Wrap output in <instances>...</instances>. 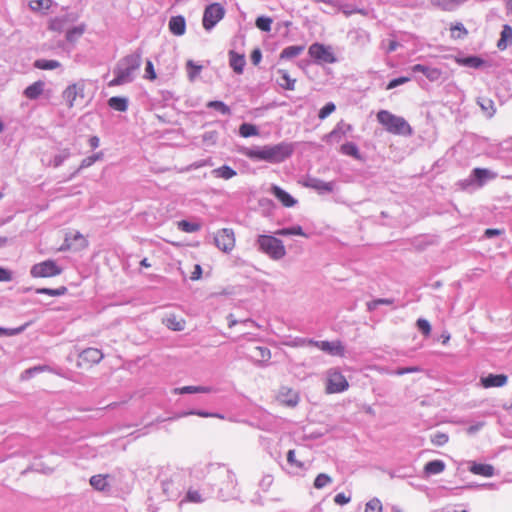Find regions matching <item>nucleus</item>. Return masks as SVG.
Wrapping results in <instances>:
<instances>
[{
    "instance_id": "nucleus-49",
    "label": "nucleus",
    "mask_w": 512,
    "mask_h": 512,
    "mask_svg": "<svg viewBox=\"0 0 512 512\" xmlns=\"http://www.w3.org/2000/svg\"><path fill=\"white\" fill-rule=\"evenodd\" d=\"M102 158H103V152H97L91 156H88L81 161V164H80L78 170L86 169V168L92 166L95 162L101 160Z\"/></svg>"
},
{
    "instance_id": "nucleus-6",
    "label": "nucleus",
    "mask_w": 512,
    "mask_h": 512,
    "mask_svg": "<svg viewBox=\"0 0 512 512\" xmlns=\"http://www.w3.org/2000/svg\"><path fill=\"white\" fill-rule=\"evenodd\" d=\"M256 243L258 249L273 260H280L286 255L283 242L272 235H259Z\"/></svg>"
},
{
    "instance_id": "nucleus-47",
    "label": "nucleus",
    "mask_w": 512,
    "mask_h": 512,
    "mask_svg": "<svg viewBox=\"0 0 512 512\" xmlns=\"http://www.w3.org/2000/svg\"><path fill=\"white\" fill-rule=\"evenodd\" d=\"M178 228L186 233H194L200 230L201 226L198 223L190 222L187 220H181L178 222Z\"/></svg>"
},
{
    "instance_id": "nucleus-61",
    "label": "nucleus",
    "mask_w": 512,
    "mask_h": 512,
    "mask_svg": "<svg viewBox=\"0 0 512 512\" xmlns=\"http://www.w3.org/2000/svg\"><path fill=\"white\" fill-rule=\"evenodd\" d=\"M420 371H421L420 367H418V366H410V367L397 368L395 371L391 372V374H395V375L401 376V375H404V374L416 373V372H420Z\"/></svg>"
},
{
    "instance_id": "nucleus-39",
    "label": "nucleus",
    "mask_w": 512,
    "mask_h": 512,
    "mask_svg": "<svg viewBox=\"0 0 512 512\" xmlns=\"http://www.w3.org/2000/svg\"><path fill=\"white\" fill-rule=\"evenodd\" d=\"M85 32V25L81 24L78 26H74L67 30L66 32V40L68 42H75L77 41Z\"/></svg>"
},
{
    "instance_id": "nucleus-19",
    "label": "nucleus",
    "mask_w": 512,
    "mask_h": 512,
    "mask_svg": "<svg viewBox=\"0 0 512 512\" xmlns=\"http://www.w3.org/2000/svg\"><path fill=\"white\" fill-rule=\"evenodd\" d=\"M351 130H352V126L350 124H347L344 121H340L337 123L335 128L325 136V140L327 142H329V141L339 142L341 140V138L344 135H346L347 132H349Z\"/></svg>"
},
{
    "instance_id": "nucleus-9",
    "label": "nucleus",
    "mask_w": 512,
    "mask_h": 512,
    "mask_svg": "<svg viewBox=\"0 0 512 512\" xmlns=\"http://www.w3.org/2000/svg\"><path fill=\"white\" fill-rule=\"evenodd\" d=\"M30 273L35 278H46L60 275L62 269L54 260H46L32 266Z\"/></svg>"
},
{
    "instance_id": "nucleus-43",
    "label": "nucleus",
    "mask_w": 512,
    "mask_h": 512,
    "mask_svg": "<svg viewBox=\"0 0 512 512\" xmlns=\"http://www.w3.org/2000/svg\"><path fill=\"white\" fill-rule=\"evenodd\" d=\"M187 75L190 81H194L200 74L202 66L195 63L193 60H188L186 63Z\"/></svg>"
},
{
    "instance_id": "nucleus-3",
    "label": "nucleus",
    "mask_w": 512,
    "mask_h": 512,
    "mask_svg": "<svg viewBox=\"0 0 512 512\" xmlns=\"http://www.w3.org/2000/svg\"><path fill=\"white\" fill-rule=\"evenodd\" d=\"M141 56L138 53H132L118 61L114 68L115 78L108 85L110 87L130 83L134 80L135 74L140 68Z\"/></svg>"
},
{
    "instance_id": "nucleus-38",
    "label": "nucleus",
    "mask_w": 512,
    "mask_h": 512,
    "mask_svg": "<svg viewBox=\"0 0 512 512\" xmlns=\"http://www.w3.org/2000/svg\"><path fill=\"white\" fill-rule=\"evenodd\" d=\"M340 151L342 154L351 156L357 160L361 159L359 149H358L357 145L353 142H347V143L343 144L340 148Z\"/></svg>"
},
{
    "instance_id": "nucleus-37",
    "label": "nucleus",
    "mask_w": 512,
    "mask_h": 512,
    "mask_svg": "<svg viewBox=\"0 0 512 512\" xmlns=\"http://www.w3.org/2000/svg\"><path fill=\"white\" fill-rule=\"evenodd\" d=\"M304 50L302 45H292L284 48L280 54L281 59H292L300 55Z\"/></svg>"
},
{
    "instance_id": "nucleus-54",
    "label": "nucleus",
    "mask_w": 512,
    "mask_h": 512,
    "mask_svg": "<svg viewBox=\"0 0 512 512\" xmlns=\"http://www.w3.org/2000/svg\"><path fill=\"white\" fill-rule=\"evenodd\" d=\"M416 326L418 328V330L424 335V336H429L430 333H431V325L430 323L424 319V318H419L417 321H416Z\"/></svg>"
},
{
    "instance_id": "nucleus-35",
    "label": "nucleus",
    "mask_w": 512,
    "mask_h": 512,
    "mask_svg": "<svg viewBox=\"0 0 512 512\" xmlns=\"http://www.w3.org/2000/svg\"><path fill=\"white\" fill-rule=\"evenodd\" d=\"M457 62L466 67H471L478 69L484 65V60L478 56H468L464 58H460L457 60Z\"/></svg>"
},
{
    "instance_id": "nucleus-18",
    "label": "nucleus",
    "mask_w": 512,
    "mask_h": 512,
    "mask_svg": "<svg viewBox=\"0 0 512 512\" xmlns=\"http://www.w3.org/2000/svg\"><path fill=\"white\" fill-rule=\"evenodd\" d=\"M507 376L505 374H488L480 378L481 385L484 388L502 387L507 383Z\"/></svg>"
},
{
    "instance_id": "nucleus-26",
    "label": "nucleus",
    "mask_w": 512,
    "mask_h": 512,
    "mask_svg": "<svg viewBox=\"0 0 512 512\" xmlns=\"http://www.w3.org/2000/svg\"><path fill=\"white\" fill-rule=\"evenodd\" d=\"M45 83L41 80L29 85L23 92L24 96L30 100L37 99L44 91Z\"/></svg>"
},
{
    "instance_id": "nucleus-17",
    "label": "nucleus",
    "mask_w": 512,
    "mask_h": 512,
    "mask_svg": "<svg viewBox=\"0 0 512 512\" xmlns=\"http://www.w3.org/2000/svg\"><path fill=\"white\" fill-rule=\"evenodd\" d=\"M413 73H422L430 81H438L442 75L440 69L422 64H415L411 67Z\"/></svg>"
},
{
    "instance_id": "nucleus-36",
    "label": "nucleus",
    "mask_w": 512,
    "mask_h": 512,
    "mask_svg": "<svg viewBox=\"0 0 512 512\" xmlns=\"http://www.w3.org/2000/svg\"><path fill=\"white\" fill-rule=\"evenodd\" d=\"M107 475H94L90 478L91 486L98 491H105L108 488Z\"/></svg>"
},
{
    "instance_id": "nucleus-44",
    "label": "nucleus",
    "mask_w": 512,
    "mask_h": 512,
    "mask_svg": "<svg viewBox=\"0 0 512 512\" xmlns=\"http://www.w3.org/2000/svg\"><path fill=\"white\" fill-rule=\"evenodd\" d=\"M207 107L208 108H211V109H214L216 111H218L219 113H221L222 115H230L231 114V109L229 106H227L224 102L222 101H218V100H215V101H209L207 103Z\"/></svg>"
},
{
    "instance_id": "nucleus-16",
    "label": "nucleus",
    "mask_w": 512,
    "mask_h": 512,
    "mask_svg": "<svg viewBox=\"0 0 512 512\" xmlns=\"http://www.w3.org/2000/svg\"><path fill=\"white\" fill-rule=\"evenodd\" d=\"M277 400L288 407H295L299 402V395L297 391L283 386L279 389Z\"/></svg>"
},
{
    "instance_id": "nucleus-32",
    "label": "nucleus",
    "mask_w": 512,
    "mask_h": 512,
    "mask_svg": "<svg viewBox=\"0 0 512 512\" xmlns=\"http://www.w3.org/2000/svg\"><path fill=\"white\" fill-rule=\"evenodd\" d=\"M211 391L212 388L207 386H184L173 390L175 394L209 393Z\"/></svg>"
},
{
    "instance_id": "nucleus-56",
    "label": "nucleus",
    "mask_w": 512,
    "mask_h": 512,
    "mask_svg": "<svg viewBox=\"0 0 512 512\" xmlns=\"http://www.w3.org/2000/svg\"><path fill=\"white\" fill-rule=\"evenodd\" d=\"M70 156V151L68 149L62 150L59 154L55 155L52 164L54 167H59L63 164L65 160H67Z\"/></svg>"
},
{
    "instance_id": "nucleus-45",
    "label": "nucleus",
    "mask_w": 512,
    "mask_h": 512,
    "mask_svg": "<svg viewBox=\"0 0 512 512\" xmlns=\"http://www.w3.org/2000/svg\"><path fill=\"white\" fill-rule=\"evenodd\" d=\"M35 292L37 294H46V295H49L51 297H58V296H62L64 294H66L67 288L65 286H61V287L56 288V289H52V288H37Z\"/></svg>"
},
{
    "instance_id": "nucleus-12",
    "label": "nucleus",
    "mask_w": 512,
    "mask_h": 512,
    "mask_svg": "<svg viewBox=\"0 0 512 512\" xmlns=\"http://www.w3.org/2000/svg\"><path fill=\"white\" fill-rule=\"evenodd\" d=\"M307 342L309 345H313L331 356H344L345 347L342 345L340 341L330 342L309 339L307 340Z\"/></svg>"
},
{
    "instance_id": "nucleus-8",
    "label": "nucleus",
    "mask_w": 512,
    "mask_h": 512,
    "mask_svg": "<svg viewBox=\"0 0 512 512\" xmlns=\"http://www.w3.org/2000/svg\"><path fill=\"white\" fill-rule=\"evenodd\" d=\"M225 15L224 8L219 3H212L208 5L203 14V27L206 30H211Z\"/></svg>"
},
{
    "instance_id": "nucleus-41",
    "label": "nucleus",
    "mask_w": 512,
    "mask_h": 512,
    "mask_svg": "<svg viewBox=\"0 0 512 512\" xmlns=\"http://www.w3.org/2000/svg\"><path fill=\"white\" fill-rule=\"evenodd\" d=\"M239 134L244 138H248L251 136H257L259 134V130L254 124L242 123L239 127Z\"/></svg>"
},
{
    "instance_id": "nucleus-23",
    "label": "nucleus",
    "mask_w": 512,
    "mask_h": 512,
    "mask_svg": "<svg viewBox=\"0 0 512 512\" xmlns=\"http://www.w3.org/2000/svg\"><path fill=\"white\" fill-rule=\"evenodd\" d=\"M168 25L170 32L176 36H182L186 31V21L181 15L171 17Z\"/></svg>"
},
{
    "instance_id": "nucleus-60",
    "label": "nucleus",
    "mask_w": 512,
    "mask_h": 512,
    "mask_svg": "<svg viewBox=\"0 0 512 512\" xmlns=\"http://www.w3.org/2000/svg\"><path fill=\"white\" fill-rule=\"evenodd\" d=\"M186 415H198V416L204 417V418H207V417H218L221 419L224 418L222 415H220L218 413H210V412H206V411H202V410H192V411L183 413L181 416H186Z\"/></svg>"
},
{
    "instance_id": "nucleus-11",
    "label": "nucleus",
    "mask_w": 512,
    "mask_h": 512,
    "mask_svg": "<svg viewBox=\"0 0 512 512\" xmlns=\"http://www.w3.org/2000/svg\"><path fill=\"white\" fill-rule=\"evenodd\" d=\"M215 245L223 252H230L235 246V237L232 229L223 228L214 237Z\"/></svg>"
},
{
    "instance_id": "nucleus-5",
    "label": "nucleus",
    "mask_w": 512,
    "mask_h": 512,
    "mask_svg": "<svg viewBox=\"0 0 512 512\" xmlns=\"http://www.w3.org/2000/svg\"><path fill=\"white\" fill-rule=\"evenodd\" d=\"M377 120L391 134L411 136L413 133L411 126L403 117L387 110H380L377 113Z\"/></svg>"
},
{
    "instance_id": "nucleus-51",
    "label": "nucleus",
    "mask_w": 512,
    "mask_h": 512,
    "mask_svg": "<svg viewBox=\"0 0 512 512\" xmlns=\"http://www.w3.org/2000/svg\"><path fill=\"white\" fill-rule=\"evenodd\" d=\"M467 34H468V31L462 23H457L451 27V36L454 39H462Z\"/></svg>"
},
{
    "instance_id": "nucleus-42",
    "label": "nucleus",
    "mask_w": 512,
    "mask_h": 512,
    "mask_svg": "<svg viewBox=\"0 0 512 512\" xmlns=\"http://www.w3.org/2000/svg\"><path fill=\"white\" fill-rule=\"evenodd\" d=\"M275 234L279 235V236H288V235H298V236H303V237L307 236L305 234V232L303 231L302 227L299 225L279 229L275 232Z\"/></svg>"
},
{
    "instance_id": "nucleus-52",
    "label": "nucleus",
    "mask_w": 512,
    "mask_h": 512,
    "mask_svg": "<svg viewBox=\"0 0 512 512\" xmlns=\"http://www.w3.org/2000/svg\"><path fill=\"white\" fill-rule=\"evenodd\" d=\"M331 482H332V478L329 475H327L325 473H320L317 475V477L314 480V487L316 489H322L325 486H327L328 484H330Z\"/></svg>"
},
{
    "instance_id": "nucleus-29",
    "label": "nucleus",
    "mask_w": 512,
    "mask_h": 512,
    "mask_svg": "<svg viewBox=\"0 0 512 512\" xmlns=\"http://www.w3.org/2000/svg\"><path fill=\"white\" fill-rule=\"evenodd\" d=\"M477 104L488 118H491L496 112L495 104L490 98L478 97Z\"/></svg>"
},
{
    "instance_id": "nucleus-57",
    "label": "nucleus",
    "mask_w": 512,
    "mask_h": 512,
    "mask_svg": "<svg viewBox=\"0 0 512 512\" xmlns=\"http://www.w3.org/2000/svg\"><path fill=\"white\" fill-rule=\"evenodd\" d=\"M448 435L445 433L437 432L431 437V442L436 446H443L448 442Z\"/></svg>"
},
{
    "instance_id": "nucleus-20",
    "label": "nucleus",
    "mask_w": 512,
    "mask_h": 512,
    "mask_svg": "<svg viewBox=\"0 0 512 512\" xmlns=\"http://www.w3.org/2000/svg\"><path fill=\"white\" fill-rule=\"evenodd\" d=\"M229 64L236 74H242L246 65L244 54H239L234 50L229 51Z\"/></svg>"
},
{
    "instance_id": "nucleus-2",
    "label": "nucleus",
    "mask_w": 512,
    "mask_h": 512,
    "mask_svg": "<svg viewBox=\"0 0 512 512\" xmlns=\"http://www.w3.org/2000/svg\"><path fill=\"white\" fill-rule=\"evenodd\" d=\"M293 153V146L286 142L275 145L255 147L247 152L250 159L266 161L269 163H280L289 158Z\"/></svg>"
},
{
    "instance_id": "nucleus-27",
    "label": "nucleus",
    "mask_w": 512,
    "mask_h": 512,
    "mask_svg": "<svg viewBox=\"0 0 512 512\" xmlns=\"http://www.w3.org/2000/svg\"><path fill=\"white\" fill-rule=\"evenodd\" d=\"M80 357L83 361L96 364L102 360L103 353L97 348L90 347L83 350Z\"/></svg>"
},
{
    "instance_id": "nucleus-48",
    "label": "nucleus",
    "mask_w": 512,
    "mask_h": 512,
    "mask_svg": "<svg viewBox=\"0 0 512 512\" xmlns=\"http://www.w3.org/2000/svg\"><path fill=\"white\" fill-rule=\"evenodd\" d=\"M272 22V19L268 16H259L256 18L255 25L259 30L269 32L271 30Z\"/></svg>"
},
{
    "instance_id": "nucleus-21",
    "label": "nucleus",
    "mask_w": 512,
    "mask_h": 512,
    "mask_svg": "<svg viewBox=\"0 0 512 512\" xmlns=\"http://www.w3.org/2000/svg\"><path fill=\"white\" fill-rule=\"evenodd\" d=\"M270 191L285 207H292L297 202L288 192L277 185H272Z\"/></svg>"
},
{
    "instance_id": "nucleus-64",
    "label": "nucleus",
    "mask_w": 512,
    "mask_h": 512,
    "mask_svg": "<svg viewBox=\"0 0 512 512\" xmlns=\"http://www.w3.org/2000/svg\"><path fill=\"white\" fill-rule=\"evenodd\" d=\"M351 501V496L345 495V493H338L334 497V502L338 505H345Z\"/></svg>"
},
{
    "instance_id": "nucleus-15",
    "label": "nucleus",
    "mask_w": 512,
    "mask_h": 512,
    "mask_svg": "<svg viewBox=\"0 0 512 512\" xmlns=\"http://www.w3.org/2000/svg\"><path fill=\"white\" fill-rule=\"evenodd\" d=\"M63 99L66 101L69 108L74 106V102L78 97L84 98V84L74 83L69 85L62 94Z\"/></svg>"
},
{
    "instance_id": "nucleus-28",
    "label": "nucleus",
    "mask_w": 512,
    "mask_h": 512,
    "mask_svg": "<svg viewBox=\"0 0 512 512\" xmlns=\"http://www.w3.org/2000/svg\"><path fill=\"white\" fill-rule=\"evenodd\" d=\"M512 44V28L508 24L504 25L500 34V39L497 42V48L501 51L505 50Z\"/></svg>"
},
{
    "instance_id": "nucleus-62",
    "label": "nucleus",
    "mask_w": 512,
    "mask_h": 512,
    "mask_svg": "<svg viewBox=\"0 0 512 512\" xmlns=\"http://www.w3.org/2000/svg\"><path fill=\"white\" fill-rule=\"evenodd\" d=\"M410 81V78L409 77H398V78H395V79H392L391 81H389L386 89L387 90H390V89H394L402 84H405L407 82Z\"/></svg>"
},
{
    "instance_id": "nucleus-40",
    "label": "nucleus",
    "mask_w": 512,
    "mask_h": 512,
    "mask_svg": "<svg viewBox=\"0 0 512 512\" xmlns=\"http://www.w3.org/2000/svg\"><path fill=\"white\" fill-rule=\"evenodd\" d=\"M34 66L41 70H53L59 68L61 63L57 60L38 59L34 62Z\"/></svg>"
},
{
    "instance_id": "nucleus-34",
    "label": "nucleus",
    "mask_w": 512,
    "mask_h": 512,
    "mask_svg": "<svg viewBox=\"0 0 512 512\" xmlns=\"http://www.w3.org/2000/svg\"><path fill=\"white\" fill-rule=\"evenodd\" d=\"M212 174L216 178H222L225 180H229L236 175V171L232 169L230 166L223 165L219 168L212 170Z\"/></svg>"
},
{
    "instance_id": "nucleus-31",
    "label": "nucleus",
    "mask_w": 512,
    "mask_h": 512,
    "mask_svg": "<svg viewBox=\"0 0 512 512\" xmlns=\"http://www.w3.org/2000/svg\"><path fill=\"white\" fill-rule=\"evenodd\" d=\"M108 105L116 111L125 112L128 109V99L126 97L114 96L108 100Z\"/></svg>"
},
{
    "instance_id": "nucleus-46",
    "label": "nucleus",
    "mask_w": 512,
    "mask_h": 512,
    "mask_svg": "<svg viewBox=\"0 0 512 512\" xmlns=\"http://www.w3.org/2000/svg\"><path fill=\"white\" fill-rule=\"evenodd\" d=\"M205 500V498L202 496V494L198 490H194L189 488L186 492L185 498L181 501H187L192 503H202Z\"/></svg>"
},
{
    "instance_id": "nucleus-63",
    "label": "nucleus",
    "mask_w": 512,
    "mask_h": 512,
    "mask_svg": "<svg viewBox=\"0 0 512 512\" xmlns=\"http://www.w3.org/2000/svg\"><path fill=\"white\" fill-rule=\"evenodd\" d=\"M30 8L35 11H39L41 9H48V0H33L30 2Z\"/></svg>"
},
{
    "instance_id": "nucleus-53",
    "label": "nucleus",
    "mask_w": 512,
    "mask_h": 512,
    "mask_svg": "<svg viewBox=\"0 0 512 512\" xmlns=\"http://www.w3.org/2000/svg\"><path fill=\"white\" fill-rule=\"evenodd\" d=\"M382 503L378 498H373L366 503L364 512H382Z\"/></svg>"
},
{
    "instance_id": "nucleus-30",
    "label": "nucleus",
    "mask_w": 512,
    "mask_h": 512,
    "mask_svg": "<svg viewBox=\"0 0 512 512\" xmlns=\"http://www.w3.org/2000/svg\"><path fill=\"white\" fill-rule=\"evenodd\" d=\"M445 470V463L442 460H432L425 464L424 473L426 475L440 474Z\"/></svg>"
},
{
    "instance_id": "nucleus-55",
    "label": "nucleus",
    "mask_w": 512,
    "mask_h": 512,
    "mask_svg": "<svg viewBox=\"0 0 512 512\" xmlns=\"http://www.w3.org/2000/svg\"><path fill=\"white\" fill-rule=\"evenodd\" d=\"M336 109V106L333 102L326 103L319 111L318 117L321 120L327 118L331 113H333Z\"/></svg>"
},
{
    "instance_id": "nucleus-4",
    "label": "nucleus",
    "mask_w": 512,
    "mask_h": 512,
    "mask_svg": "<svg viewBox=\"0 0 512 512\" xmlns=\"http://www.w3.org/2000/svg\"><path fill=\"white\" fill-rule=\"evenodd\" d=\"M187 474L182 469H168L161 475L162 492L168 500H177L186 488Z\"/></svg>"
},
{
    "instance_id": "nucleus-58",
    "label": "nucleus",
    "mask_w": 512,
    "mask_h": 512,
    "mask_svg": "<svg viewBox=\"0 0 512 512\" xmlns=\"http://www.w3.org/2000/svg\"><path fill=\"white\" fill-rule=\"evenodd\" d=\"M287 462L291 465L296 467L297 469H304V463L301 461L296 460L295 458V450L291 449L287 452Z\"/></svg>"
},
{
    "instance_id": "nucleus-10",
    "label": "nucleus",
    "mask_w": 512,
    "mask_h": 512,
    "mask_svg": "<svg viewBox=\"0 0 512 512\" xmlns=\"http://www.w3.org/2000/svg\"><path fill=\"white\" fill-rule=\"evenodd\" d=\"M349 387L347 379L338 370H330L328 373L327 392L341 393Z\"/></svg>"
},
{
    "instance_id": "nucleus-1",
    "label": "nucleus",
    "mask_w": 512,
    "mask_h": 512,
    "mask_svg": "<svg viewBox=\"0 0 512 512\" xmlns=\"http://www.w3.org/2000/svg\"><path fill=\"white\" fill-rule=\"evenodd\" d=\"M195 477L207 479L208 484L216 486L222 497H230L236 493L237 479L232 470L220 463H208L194 469Z\"/></svg>"
},
{
    "instance_id": "nucleus-50",
    "label": "nucleus",
    "mask_w": 512,
    "mask_h": 512,
    "mask_svg": "<svg viewBox=\"0 0 512 512\" xmlns=\"http://www.w3.org/2000/svg\"><path fill=\"white\" fill-rule=\"evenodd\" d=\"M48 367L43 365V366H34L32 368H29V369H26L24 370L22 373H21V380H29L30 378H32L35 374L37 373H40V372H43L45 370H47Z\"/></svg>"
},
{
    "instance_id": "nucleus-14",
    "label": "nucleus",
    "mask_w": 512,
    "mask_h": 512,
    "mask_svg": "<svg viewBox=\"0 0 512 512\" xmlns=\"http://www.w3.org/2000/svg\"><path fill=\"white\" fill-rule=\"evenodd\" d=\"M303 186L311 188L317 191L319 194H326L334 191L335 182H325L316 177H307L303 182Z\"/></svg>"
},
{
    "instance_id": "nucleus-24",
    "label": "nucleus",
    "mask_w": 512,
    "mask_h": 512,
    "mask_svg": "<svg viewBox=\"0 0 512 512\" xmlns=\"http://www.w3.org/2000/svg\"><path fill=\"white\" fill-rule=\"evenodd\" d=\"M250 357L258 364L267 363L271 358V352L267 347L256 346L251 350Z\"/></svg>"
},
{
    "instance_id": "nucleus-13",
    "label": "nucleus",
    "mask_w": 512,
    "mask_h": 512,
    "mask_svg": "<svg viewBox=\"0 0 512 512\" xmlns=\"http://www.w3.org/2000/svg\"><path fill=\"white\" fill-rule=\"evenodd\" d=\"M309 54L312 58L321 63L331 64L336 61V58L332 51L328 47H325L323 44L320 43L312 44L309 47Z\"/></svg>"
},
{
    "instance_id": "nucleus-7",
    "label": "nucleus",
    "mask_w": 512,
    "mask_h": 512,
    "mask_svg": "<svg viewBox=\"0 0 512 512\" xmlns=\"http://www.w3.org/2000/svg\"><path fill=\"white\" fill-rule=\"evenodd\" d=\"M497 177V173L487 168H474L468 178L459 181L458 185L466 190L471 186L477 188L483 187L488 181L494 180Z\"/></svg>"
},
{
    "instance_id": "nucleus-22",
    "label": "nucleus",
    "mask_w": 512,
    "mask_h": 512,
    "mask_svg": "<svg viewBox=\"0 0 512 512\" xmlns=\"http://www.w3.org/2000/svg\"><path fill=\"white\" fill-rule=\"evenodd\" d=\"M469 471L475 475H481L484 477H492L495 474V469L490 464H482L474 461L469 462Z\"/></svg>"
},
{
    "instance_id": "nucleus-59",
    "label": "nucleus",
    "mask_w": 512,
    "mask_h": 512,
    "mask_svg": "<svg viewBox=\"0 0 512 512\" xmlns=\"http://www.w3.org/2000/svg\"><path fill=\"white\" fill-rule=\"evenodd\" d=\"M218 140V132L217 131H206L203 134V142L206 145H214Z\"/></svg>"
},
{
    "instance_id": "nucleus-25",
    "label": "nucleus",
    "mask_w": 512,
    "mask_h": 512,
    "mask_svg": "<svg viewBox=\"0 0 512 512\" xmlns=\"http://www.w3.org/2000/svg\"><path fill=\"white\" fill-rule=\"evenodd\" d=\"M277 74L279 75V78L277 79L278 85L285 89L293 91L295 89V83L296 79L291 78L289 73L284 69H279L277 71Z\"/></svg>"
},
{
    "instance_id": "nucleus-33",
    "label": "nucleus",
    "mask_w": 512,
    "mask_h": 512,
    "mask_svg": "<svg viewBox=\"0 0 512 512\" xmlns=\"http://www.w3.org/2000/svg\"><path fill=\"white\" fill-rule=\"evenodd\" d=\"M165 326L173 331H182L185 328V321L178 319L174 315H170L163 319Z\"/></svg>"
}]
</instances>
